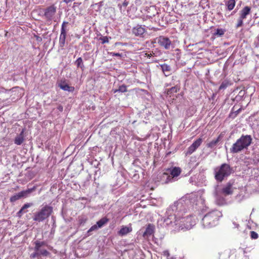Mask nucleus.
I'll return each instance as SVG.
<instances>
[{"mask_svg": "<svg viewBox=\"0 0 259 259\" xmlns=\"http://www.w3.org/2000/svg\"><path fill=\"white\" fill-rule=\"evenodd\" d=\"M184 207L183 203L181 201H176L169 206L166 211L167 217L164 220L165 225L174 228V230H177L175 229L174 222L181 217V211L183 210Z\"/></svg>", "mask_w": 259, "mask_h": 259, "instance_id": "f257e3e1", "label": "nucleus"}, {"mask_svg": "<svg viewBox=\"0 0 259 259\" xmlns=\"http://www.w3.org/2000/svg\"><path fill=\"white\" fill-rule=\"evenodd\" d=\"M234 172L233 168L226 163H223L213 169L214 179L219 183L222 182Z\"/></svg>", "mask_w": 259, "mask_h": 259, "instance_id": "f03ea898", "label": "nucleus"}, {"mask_svg": "<svg viewBox=\"0 0 259 259\" xmlns=\"http://www.w3.org/2000/svg\"><path fill=\"white\" fill-rule=\"evenodd\" d=\"M252 142V138L251 136L243 134L233 144L232 147L230 149V153L233 154L238 153L245 149H247Z\"/></svg>", "mask_w": 259, "mask_h": 259, "instance_id": "7ed1b4c3", "label": "nucleus"}, {"mask_svg": "<svg viewBox=\"0 0 259 259\" xmlns=\"http://www.w3.org/2000/svg\"><path fill=\"white\" fill-rule=\"evenodd\" d=\"M222 216L221 211L213 210L208 212L202 219V224L204 228H211L218 224L219 219Z\"/></svg>", "mask_w": 259, "mask_h": 259, "instance_id": "20e7f679", "label": "nucleus"}, {"mask_svg": "<svg viewBox=\"0 0 259 259\" xmlns=\"http://www.w3.org/2000/svg\"><path fill=\"white\" fill-rule=\"evenodd\" d=\"M174 223L176 226L175 229L180 231L190 229L194 225L195 222L193 221L192 216L188 215L185 217L179 218V220H176Z\"/></svg>", "mask_w": 259, "mask_h": 259, "instance_id": "39448f33", "label": "nucleus"}, {"mask_svg": "<svg viewBox=\"0 0 259 259\" xmlns=\"http://www.w3.org/2000/svg\"><path fill=\"white\" fill-rule=\"evenodd\" d=\"M53 212V207L51 206L46 205L38 212L34 214L33 219L38 222H43L49 217Z\"/></svg>", "mask_w": 259, "mask_h": 259, "instance_id": "423d86ee", "label": "nucleus"}, {"mask_svg": "<svg viewBox=\"0 0 259 259\" xmlns=\"http://www.w3.org/2000/svg\"><path fill=\"white\" fill-rule=\"evenodd\" d=\"M36 189V187L33 186L31 188H28L27 190L22 191L18 193H16L14 195L12 196L10 198V201L11 202H14L16 201L21 199L22 198H26L29 197L31 193L34 192Z\"/></svg>", "mask_w": 259, "mask_h": 259, "instance_id": "0eeeda50", "label": "nucleus"}, {"mask_svg": "<svg viewBox=\"0 0 259 259\" xmlns=\"http://www.w3.org/2000/svg\"><path fill=\"white\" fill-rule=\"evenodd\" d=\"M155 40L161 48L165 50H170L174 47L171 40L168 37L160 36Z\"/></svg>", "mask_w": 259, "mask_h": 259, "instance_id": "6e6552de", "label": "nucleus"}, {"mask_svg": "<svg viewBox=\"0 0 259 259\" xmlns=\"http://www.w3.org/2000/svg\"><path fill=\"white\" fill-rule=\"evenodd\" d=\"M34 244L35 245L33 248L34 250L38 251L40 256H49L51 255V253L49 251L42 248L44 246L47 245V243L45 241L36 240L34 242Z\"/></svg>", "mask_w": 259, "mask_h": 259, "instance_id": "1a4fd4ad", "label": "nucleus"}, {"mask_svg": "<svg viewBox=\"0 0 259 259\" xmlns=\"http://www.w3.org/2000/svg\"><path fill=\"white\" fill-rule=\"evenodd\" d=\"M57 7L52 5L44 9V17L48 21H51L56 13Z\"/></svg>", "mask_w": 259, "mask_h": 259, "instance_id": "9d476101", "label": "nucleus"}, {"mask_svg": "<svg viewBox=\"0 0 259 259\" xmlns=\"http://www.w3.org/2000/svg\"><path fill=\"white\" fill-rule=\"evenodd\" d=\"M215 202L217 204L219 205H223L226 203V200L223 196V194L222 193L221 191V189L219 188V186H217L215 189V191L214 192Z\"/></svg>", "mask_w": 259, "mask_h": 259, "instance_id": "9b49d317", "label": "nucleus"}, {"mask_svg": "<svg viewBox=\"0 0 259 259\" xmlns=\"http://www.w3.org/2000/svg\"><path fill=\"white\" fill-rule=\"evenodd\" d=\"M157 181L162 184L172 182V178L167 172H159L157 175Z\"/></svg>", "mask_w": 259, "mask_h": 259, "instance_id": "f8f14e48", "label": "nucleus"}, {"mask_svg": "<svg viewBox=\"0 0 259 259\" xmlns=\"http://www.w3.org/2000/svg\"><path fill=\"white\" fill-rule=\"evenodd\" d=\"M132 32L136 36L144 37V34L147 31L145 25L137 24L132 28Z\"/></svg>", "mask_w": 259, "mask_h": 259, "instance_id": "ddd939ff", "label": "nucleus"}, {"mask_svg": "<svg viewBox=\"0 0 259 259\" xmlns=\"http://www.w3.org/2000/svg\"><path fill=\"white\" fill-rule=\"evenodd\" d=\"M234 180H230L226 184V186L222 189H221L222 193L225 195V196L229 195L233 193V190L232 187L234 184Z\"/></svg>", "mask_w": 259, "mask_h": 259, "instance_id": "4468645a", "label": "nucleus"}, {"mask_svg": "<svg viewBox=\"0 0 259 259\" xmlns=\"http://www.w3.org/2000/svg\"><path fill=\"white\" fill-rule=\"evenodd\" d=\"M167 170L169 171L171 178H172V182L175 181L176 178L179 176L182 171L180 167L176 166L168 168Z\"/></svg>", "mask_w": 259, "mask_h": 259, "instance_id": "2eb2a0df", "label": "nucleus"}, {"mask_svg": "<svg viewBox=\"0 0 259 259\" xmlns=\"http://www.w3.org/2000/svg\"><path fill=\"white\" fill-rule=\"evenodd\" d=\"M172 84L174 85V87L166 89L165 91L166 94L170 96L179 92L181 88L180 81L179 80L176 82V83H173Z\"/></svg>", "mask_w": 259, "mask_h": 259, "instance_id": "dca6fc26", "label": "nucleus"}, {"mask_svg": "<svg viewBox=\"0 0 259 259\" xmlns=\"http://www.w3.org/2000/svg\"><path fill=\"white\" fill-rule=\"evenodd\" d=\"M159 66L165 76H168L171 74L172 68L170 65L164 63L159 64ZM157 67H158V66Z\"/></svg>", "mask_w": 259, "mask_h": 259, "instance_id": "f3484780", "label": "nucleus"}, {"mask_svg": "<svg viewBox=\"0 0 259 259\" xmlns=\"http://www.w3.org/2000/svg\"><path fill=\"white\" fill-rule=\"evenodd\" d=\"M58 87L62 90L69 92H73L74 91V87L69 85L65 80H61L58 83Z\"/></svg>", "mask_w": 259, "mask_h": 259, "instance_id": "a211bd4d", "label": "nucleus"}, {"mask_svg": "<svg viewBox=\"0 0 259 259\" xmlns=\"http://www.w3.org/2000/svg\"><path fill=\"white\" fill-rule=\"evenodd\" d=\"M221 139L222 136L220 135L217 139L208 142L206 145V147L212 150H214Z\"/></svg>", "mask_w": 259, "mask_h": 259, "instance_id": "6ab92c4d", "label": "nucleus"}, {"mask_svg": "<svg viewBox=\"0 0 259 259\" xmlns=\"http://www.w3.org/2000/svg\"><path fill=\"white\" fill-rule=\"evenodd\" d=\"M155 227L153 224H149L147 225L146 230L143 233L144 238H148L154 233Z\"/></svg>", "mask_w": 259, "mask_h": 259, "instance_id": "aec40b11", "label": "nucleus"}, {"mask_svg": "<svg viewBox=\"0 0 259 259\" xmlns=\"http://www.w3.org/2000/svg\"><path fill=\"white\" fill-rule=\"evenodd\" d=\"M25 128H23L18 136L15 137L14 139V143L17 145H21L24 141V132Z\"/></svg>", "mask_w": 259, "mask_h": 259, "instance_id": "412c9836", "label": "nucleus"}, {"mask_svg": "<svg viewBox=\"0 0 259 259\" xmlns=\"http://www.w3.org/2000/svg\"><path fill=\"white\" fill-rule=\"evenodd\" d=\"M33 205V203H26L24 204L19 211L17 213V216L19 218L22 217V215L27 212L28 211L26 210L27 208Z\"/></svg>", "mask_w": 259, "mask_h": 259, "instance_id": "4be33fe9", "label": "nucleus"}, {"mask_svg": "<svg viewBox=\"0 0 259 259\" xmlns=\"http://www.w3.org/2000/svg\"><path fill=\"white\" fill-rule=\"evenodd\" d=\"M251 12V8L249 6H245L240 11V17L241 19H246Z\"/></svg>", "mask_w": 259, "mask_h": 259, "instance_id": "5701e85b", "label": "nucleus"}, {"mask_svg": "<svg viewBox=\"0 0 259 259\" xmlns=\"http://www.w3.org/2000/svg\"><path fill=\"white\" fill-rule=\"evenodd\" d=\"M132 231V229L131 227L126 226H123L121 229L118 231V235L121 236H123L127 235L128 233Z\"/></svg>", "mask_w": 259, "mask_h": 259, "instance_id": "b1692460", "label": "nucleus"}, {"mask_svg": "<svg viewBox=\"0 0 259 259\" xmlns=\"http://www.w3.org/2000/svg\"><path fill=\"white\" fill-rule=\"evenodd\" d=\"M109 221V219L106 217L102 218L101 219L99 220L96 225L98 226L99 228H101L103 227L105 224H106Z\"/></svg>", "mask_w": 259, "mask_h": 259, "instance_id": "393cba45", "label": "nucleus"}, {"mask_svg": "<svg viewBox=\"0 0 259 259\" xmlns=\"http://www.w3.org/2000/svg\"><path fill=\"white\" fill-rule=\"evenodd\" d=\"M245 94V91L244 90L240 91L238 95L234 99V101H236L237 102H240L242 100Z\"/></svg>", "mask_w": 259, "mask_h": 259, "instance_id": "a878e982", "label": "nucleus"}, {"mask_svg": "<svg viewBox=\"0 0 259 259\" xmlns=\"http://www.w3.org/2000/svg\"><path fill=\"white\" fill-rule=\"evenodd\" d=\"M235 0H228L226 2V5L227 7V10L228 11L232 10L235 6Z\"/></svg>", "mask_w": 259, "mask_h": 259, "instance_id": "bb28decb", "label": "nucleus"}, {"mask_svg": "<svg viewBox=\"0 0 259 259\" xmlns=\"http://www.w3.org/2000/svg\"><path fill=\"white\" fill-rule=\"evenodd\" d=\"M226 31V30L223 28H217L215 30L213 35L217 37L222 36Z\"/></svg>", "mask_w": 259, "mask_h": 259, "instance_id": "cd10ccee", "label": "nucleus"}, {"mask_svg": "<svg viewBox=\"0 0 259 259\" xmlns=\"http://www.w3.org/2000/svg\"><path fill=\"white\" fill-rule=\"evenodd\" d=\"M74 64L77 68H80L82 70H83L84 66L83 63L82 59L81 57L77 58V60L74 62Z\"/></svg>", "mask_w": 259, "mask_h": 259, "instance_id": "c85d7f7f", "label": "nucleus"}, {"mask_svg": "<svg viewBox=\"0 0 259 259\" xmlns=\"http://www.w3.org/2000/svg\"><path fill=\"white\" fill-rule=\"evenodd\" d=\"M66 35H63V33H60L59 37V47L61 48H63L65 46Z\"/></svg>", "mask_w": 259, "mask_h": 259, "instance_id": "c756f323", "label": "nucleus"}, {"mask_svg": "<svg viewBox=\"0 0 259 259\" xmlns=\"http://www.w3.org/2000/svg\"><path fill=\"white\" fill-rule=\"evenodd\" d=\"M69 24L68 22L63 21L61 28V33H63V35H66L68 29H67V25Z\"/></svg>", "mask_w": 259, "mask_h": 259, "instance_id": "7c9ffc66", "label": "nucleus"}, {"mask_svg": "<svg viewBox=\"0 0 259 259\" xmlns=\"http://www.w3.org/2000/svg\"><path fill=\"white\" fill-rule=\"evenodd\" d=\"M99 229V227L96 224L93 226H92L90 229L87 231L85 236L87 237H89L92 235V232L93 231H96Z\"/></svg>", "mask_w": 259, "mask_h": 259, "instance_id": "2f4dec72", "label": "nucleus"}, {"mask_svg": "<svg viewBox=\"0 0 259 259\" xmlns=\"http://www.w3.org/2000/svg\"><path fill=\"white\" fill-rule=\"evenodd\" d=\"M202 142V139L201 138H199L195 141L191 146L196 150L200 146Z\"/></svg>", "mask_w": 259, "mask_h": 259, "instance_id": "473e14b6", "label": "nucleus"}, {"mask_svg": "<svg viewBox=\"0 0 259 259\" xmlns=\"http://www.w3.org/2000/svg\"><path fill=\"white\" fill-rule=\"evenodd\" d=\"M230 83L227 80H224L223 81L222 83L221 84L220 87H219V91H221V90H224L225 89H226L229 85H230Z\"/></svg>", "mask_w": 259, "mask_h": 259, "instance_id": "72a5a7b5", "label": "nucleus"}, {"mask_svg": "<svg viewBox=\"0 0 259 259\" xmlns=\"http://www.w3.org/2000/svg\"><path fill=\"white\" fill-rule=\"evenodd\" d=\"M127 86L125 84H122L119 87L118 89H116L114 91V93L116 92H121V93H125L127 92Z\"/></svg>", "mask_w": 259, "mask_h": 259, "instance_id": "f704fd0d", "label": "nucleus"}, {"mask_svg": "<svg viewBox=\"0 0 259 259\" xmlns=\"http://www.w3.org/2000/svg\"><path fill=\"white\" fill-rule=\"evenodd\" d=\"M109 38H111V37H108L107 36H103L101 35V37H99V40L101 41L102 44H104L109 42Z\"/></svg>", "mask_w": 259, "mask_h": 259, "instance_id": "c9c22d12", "label": "nucleus"}, {"mask_svg": "<svg viewBox=\"0 0 259 259\" xmlns=\"http://www.w3.org/2000/svg\"><path fill=\"white\" fill-rule=\"evenodd\" d=\"M87 220H88V219L87 217H79L78 218V223H79V225H80V226L83 225L86 223Z\"/></svg>", "mask_w": 259, "mask_h": 259, "instance_id": "e433bc0d", "label": "nucleus"}, {"mask_svg": "<svg viewBox=\"0 0 259 259\" xmlns=\"http://www.w3.org/2000/svg\"><path fill=\"white\" fill-rule=\"evenodd\" d=\"M196 150L195 149H194L192 146H190L189 148H188L186 154L187 155H191Z\"/></svg>", "mask_w": 259, "mask_h": 259, "instance_id": "4c0bfd02", "label": "nucleus"}, {"mask_svg": "<svg viewBox=\"0 0 259 259\" xmlns=\"http://www.w3.org/2000/svg\"><path fill=\"white\" fill-rule=\"evenodd\" d=\"M40 257V256L39 254V252H38V251H34V252H33L32 253H31L30 255V257L31 258H35L36 257Z\"/></svg>", "mask_w": 259, "mask_h": 259, "instance_id": "58836bf2", "label": "nucleus"}, {"mask_svg": "<svg viewBox=\"0 0 259 259\" xmlns=\"http://www.w3.org/2000/svg\"><path fill=\"white\" fill-rule=\"evenodd\" d=\"M244 19H241V17H239V18L238 19V22H237V23L236 24V28H239L241 26H242L243 24V20Z\"/></svg>", "mask_w": 259, "mask_h": 259, "instance_id": "ea45409f", "label": "nucleus"}, {"mask_svg": "<svg viewBox=\"0 0 259 259\" xmlns=\"http://www.w3.org/2000/svg\"><path fill=\"white\" fill-rule=\"evenodd\" d=\"M258 234L254 232V231H251L250 232V237L252 239H256L258 238Z\"/></svg>", "mask_w": 259, "mask_h": 259, "instance_id": "a19ab883", "label": "nucleus"}, {"mask_svg": "<svg viewBox=\"0 0 259 259\" xmlns=\"http://www.w3.org/2000/svg\"><path fill=\"white\" fill-rule=\"evenodd\" d=\"M110 54L112 56L118 57H122V54H120L119 53L111 52Z\"/></svg>", "mask_w": 259, "mask_h": 259, "instance_id": "79ce46f5", "label": "nucleus"}, {"mask_svg": "<svg viewBox=\"0 0 259 259\" xmlns=\"http://www.w3.org/2000/svg\"><path fill=\"white\" fill-rule=\"evenodd\" d=\"M103 2H100L98 3H96L93 6H97L98 7V9L99 10L100 8L103 6Z\"/></svg>", "mask_w": 259, "mask_h": 259, "instance_id": "37998d69", "label": "nucleus"}, {"mask_svg": "<svg viewBox=\"0 0 259 259\" xmlns=\"http://www.w3.org/2000/svg\"><path fill=\"white\" fill-rule=\"evenodd\" d=\"M57 109L61 112L63 111V106L60 105L58 106V107H57Z\"/></svg>", "mask_w": 259, "mask_h": 259, "instance_id": "c03bdc74", "label": "nucleus"}, {"mask_svg": "<svg viewBox=\"0 0 259 259\" xmlns=\"http://www.w3.org/2000/svg\"><path fill=\"white\" fill-rule=\"evenodd\" d=\"M239 249L241 250V251H242L244 254L246 253V251L244 248H240Z\"/></svg>", "mask_w": 259, "mask_h": 259, "instance_id": "a18cd8bd", "label": "nucleus"}, {"mask_svg": "<svg viewBox=\"0 0 259 259\" xmlns=\"http://www.w3.org/2000/svg\"><path fill=\"white\" fill-rule=\"evenodd\" d=\"M127 5H128V3H127V2H124L123 3V4H122V5H123L124 7H126Z\"/></svg>", "mask_w": 259, "mask_h": 259, "instance_id": "49530a36", "label": "nucleus"}, {"mask_svg": "<svg viewBox=\"0 0 259 259\" xmlns=\"http://www.w3.org/2000/svg\"><path fill=\"white\" fill-rule=\"evenodd\" d=\"M235 13H236V11H234L232 13V15L233 14Z\"/></svg>", "mask_w": 259, "mask_h": 259, "instance_id": "de8ad7c7", "label": "nucleus"}, {"mask_svg": "<svg viewBox=\"0 0 259 259\" xmlns=\"http://www.w3.org/2000/svg\"><path fill=\"white\" fill-rule=\"evenodd\" d=\"M119 44V42H116L115 45H117V44Z\"/></svg>", "mask_w": 259, "mask_h": 259, "instance_id": "09e8293b", "label": "nucleus"}]
</instances>
